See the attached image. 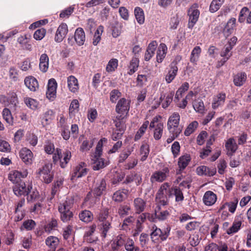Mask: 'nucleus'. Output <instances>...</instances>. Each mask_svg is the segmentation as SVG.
<instances>
[{
    "mask_svg": "<svg viewBox=\"0 0 251 251\" xmlns=\"http://www.w3.org/2000/svg\"><path fill=\"white\" fill-rule=\"evenodd\" d=\"M238 202V201L236 199L230 202L226 203V205L228 206L229 211L233 213L236 209Z\"/></svg>",
    "mask_w": 251,
    "mask_h": 251,
    "instance_id": "obj_64",
    "label": "nucleus"
},
{
    "mask_svg": "<svg viewBox=\"0 0 251 251\" xmlns=\"http://www.w3.org/2000/svg\"><path fill=\"white\" fill-rule=\"evenodd\" d=\"M68 88L72 92L75 93L77 91L79 86L77 79L73 75H70L67 79Z\"/></svg>",
    "mask_w": 251,
    "mask_h": 251,
    "instance_id": "obj_32",
    "label": "nucleus"
},
{
    "mask_svg": "<svg viewBox=\"0 0 251 251\" xmlns=\"http://www.w3.org/2000/svg\"><path fill=\"white\" fill-rule=\"evenodd\" d=\"M194 109L199 113H202L204 110V104L201 100H196L193 104Z\"/></svg>",
    "mask_w": 251,
    "mask_h": 251,
    "instance_id": "obj_55",
    "label": "nucleus"
},
{
    "mask_svg": "<svg viewBox=\"0 0 251 251\" xmlns=\"http://www.w3.org/2000/svg\"><path fill=\"white\" fill-rule=\"evenodd\" d=\"M157 46V42L155 41H152L149 44L145 53L144 59L145 61H149L153 56Z\"/></svg>",
    "mask_w": 251,
    "mask_h": 251,
    "instance_id": "obj_26",
    "label": "nucleus"
},
{
    "mask_svg": "<svg viewBox=\"0 0 251 251\" xmlns=\"http://www.w3.org/2000/svg\"><path fill=\"white\" fill-rule=\"evenodd\" d=\"M46 33V30L44 28H40L34 32L33 37L36 40H41L44 37Z\"/></svg>",
    "mask_w": 251,
    "mask_h": 251,
    "instance_id": "obj_59",
    "label": "nucleus"
},
{
    "mask_svg": "<svg viewBox=\"0 0 251 251\" xmlns=\"http://www.w3.org/2000/svg\"><path fill=\"white\" fill-rule=\"evenodd\" d=\"M68 26L66 24H61L58 27L54 37L57 42H61L65 37L68 32Z\"/></svg>",
    "mask_w": 251,
    "mask_h": 251,
    "instance_id": "obj_17",
    "label": "nucleus"
},
{
    "mask_svg": "<svg viewBox=\"0 0 251 251\" xmlns=\"http://www.w3.org/2000/svg\"><path fill=\"white\" fill-rule=\"evenodd\" d=\"M169 172L168 168H165L161 171L154 172L151 176V182L153 183L155 182H163L166 179Z\"/></svg>",
    "mask_w": 251,
    "mask_h": 251,
    "instance_id": "obj_11",
    "label": "nucleus"
},
{
    "mask_svg": "<svg viewBox=\"0 0 251 251\" xmlns=\"http://www.w3.org/2000/svg\"><path fill=\"white\" fill-rule=\"evenodd\" d=\"M73 204V200L67 199L64 202L58 206V211L60 213V218L63 222H67L73 217V213L70 209Z\"/></svg>",
    "mask_w": 251,
    "mask_h": 251,
    "instance_id": "obj_2",
    "label": "nucleus"
},
{
    "mask_svg": "<svg viewBox=\"0 0 251 251\" xmlns=\"http://www.w3.org/2000/svg\"><path fill=\"white\" fill-rule=\"evenodd\" d=\"M188 15L189 17L188 26L189 28H192L198 21L200 12L198 9L190 8L188 10Z\"/></svg>",
    "mask_w": 251,
    "mask_h": 251,
    "instance_id": "obj_16",
    "label": "nucleus"
},
{
    "mask_svg": "<svg viewBox=\"0 0 251 251\" xmlns=\"http://www.w3.org/2000/svg\"><path fill=\"white\" fill-rule=\"evenodd\" d=\"M2 117L5 122L9 125L13 124V118L12 116L10 110L7 108H4L2 112Z\"/></svg>",
    "mask_w": 251,
    "mask_h": 251,
    "instance_id": "obj_40",
    "label": "nucleus"
},
{
    "mask_svg": "<svg viewBox=\"0 0 251 251\" xmlns=\"http://www.w3.org/2000/svg\"><path fill=\"white\" fill-rule=\"evenodd\" d=\"M106 188V181L104 178L98 179L94 185L92 192L95 197L101 196Z\"/></svg>",
    "mask_w": 251,
    "mask_h": 251,
    "instance_id": "obj_10",
    "label": "nucleus"
},
{
    "mask_svg": "<svg viewBox=\"0 0 251 251\" xmlns=\"http://www.w3.org/2000/svg\"><path fill=\"white\" fill-rule=\"evenodd\" d=\"M149 147L147 144H144L140 148V155H141V160L142 161H145L149 153Z\"/></svg>",
    "mask_w": 251,
    "mask_h": 251,
    "instance_id": "obj_52",
    "label": "nucleus"
},
{
    "mask_svg": "<svg viewBox=\"0 0 251 251\" xmlns=\"http://www.w3.org/2000/svg\"><path fill=\"white\" fill-rule=\"evenodd\" d=\"M53 113V111L51 110H48L44 113L42 119V123L43 125H47L49 124V122L51 119Z\"/></svg>",
    "mask_w": 251,
    "mask_h": 251,
    "instance_id": "obj_57",
    "label": "nucleus"
},
{
    "mask_svg": "<svg viewBox=\"0 0 251 251\" xmlns=\"http://www.w3.org/2000/svg\"><path fill=\"white\" fill-rule=\"evenodd\" d=\"M25 103L29 108L33 110L37 109L39 105L37 101L29 98H26L25 100Z\"/></svg>",
    "mask_w": 251,
    "mask_h": 251,
    "instance_id": "obj_53",
    "label": "nucleus"
},
{
    "mask_svg": "<svg viewBox=\"0 0 251 251\" xmlns=\"http://www.w3.org/2000/svg\"><path fill=\"white\" fill-rule=\"evenodd\" d=\"M92 161L93 162L92 168L96 171L103 168L107 165V162H105L104 159L101 158L100 156H93Z\"/></svg>",
    "mask_w": 251,
    "mask_h": 251,
    "instance_id": "obj_23",
    "label": "nucleus"
},
{
    "mask_svg": "<svg viewBox=\"0 0 251 251\" xmlns=\"http://www.w3.org/2000/svg\"><path fill=\"white\" fill-rule=\"evenodd\" d=\"M32 189L31 185H28L26 187L25 184L23 181H20V183L16 184L13 187V190L14 194L17 196L22 195L26 196L29 194L30 189Z\"/></svg>",
    "mask_w": 251,
    "mask_h": 251,
    "instance_id": "obj_8",
    "label": "nucleus"
},
{
    "mask_svg": "<svg viewBox=\"0 0 251 251\" xmlns=\"http://www.w3.org/2000/svg\"><path fill=\"white\" fill-rule=\"evenodd\" d=\"M203 202L207 206L213 205L217 201V196L211 191H206L203 197Z\"/></svg>",
    "mask_w": 251,
    "mask_h": 251,
    "instance_id": "obj_19",
    "label": "nucleus"
},
{
    "mask_svg": "<svg viewBox=\"0 0 251 251\" xmlns=\"http://www.w3.org/2000/svg\"><path fill=\"white\" fill-rule=\"evenodd\" d=\"M18 42L21 45L23 49L29 51L32 50V45L30 44V39L26 35L21 36L19 37Z\"/></svg>",
    "mask_w": 251,
    "mask_h": 251,
    "instance_id": "obj_33",
    "label": "nucleus"
},
{
    "mask_svg": "<svg viewBox=\"0 0 251 251\" xmlns=\"http://www.w3.org/2000/svg\"><path fill=\"white\" fill-rule=\"evenodd\" d=\"M79 217L82 222L89 223L93 219V215L90 211L84 210L79 213Z\"/></svg>",
    "mask_w": 251,
    "mask_h": 251,
    "instance_id": "obj_39",
    "label": "nucleus"
},
{
    "mask_svg": "<svg viewBox=\"0 0 251 251\" xmlns=\"http://www.w3.org/2000/svg\"><path fill=\"white\" fill-rule=\"evenodd\" d=\"M225 147L228 156L233 155L238 149V146L233 138H230L226 143Z\"/></svg>",
    "mask_w": 251,
    "mask_h": 251,
    "instance_id": "obj_24",
    "label": "nucleus"
},
{
    "mask_svg": "<svg viewBox=\"0 0 251 251\" xmlns=\"http://www.w3.org/2000/svg\"><path fill=\"white\" fill-rule=\"evenodd\" d=\"M134 206L136 213L143 212L146 206V202L142 199L137 198L134 200Z\"/></svg>",
    "mask_w": 251,
    "mask_h": 251,
    "instance_id": "obj_34",
    "label": "nucleus"
},
{
    "mask_svg": "<svg viewBox=\"0 0 251 251\" xmlns=\"http://www.w3.org/2000/svg\"><path fill=\"white\" fill-rule=\"evenodd\" d=\"M126 237L122 234L119 235L111 243V249L113 251H118L123 245L125 246Z\"/></svg>",
    "mask_w": 251,
    "mask_h": 251,
    "instance_id": "obj_20",
    "label": "nucleus"
},
{
    "mask_svg": "<svg viewBox=\"0 0 251 251\" xmlns=\"http://www.w3.org/2000/svg\"><path fill=\"white\" fill-rule=\"evenodd\" d=\"M20 156L26 164H30L32 161L33 153L31 151L26 148H23L20 151Z\"/></svg>",
    "mask_w": 251,
    "mask_h": 251,
    "instance_id": "obj_18",
    "label": "nucleus"
},
{
    "mask_svg": "<svg viewBox=\"0 0 251 251\" xmlns=\"http://www.w3.org/2000/svg\"><path fill=\"white\" fill-rule=\"evenodd\" d=\"M74 38L78 46H82L85 41V34L84 30L81 28H77L75 31Z\"/></svg>",
    "mask_w": 251,
    "mask_h": 251,
    "instance_id": "obj_25",
    "label": "nucleus"
},
{
    "mask_svg": "<svg viewBox=\"0 0 251 251\" xmlns=\"http://www.w3.org/2000/svg\"><path fill=\"white\" fill-rule=\"evenodd\" d=\"M71 157V152L69 151H66L62 153V157L61 158L60 166L61 168H64L69 162Z\"/></svg>",
    "mask_w": 251,
    "mask_h": 251,
    "instance_id": "obj_41",
    "label": "nucleus"
},
{
    "mask_svg": "<svg viewBox=\"0 0 251 251\" xmlns=\"http://www.w3.org/2000/svg\"><path fill=\"white\" fill-rule=\"evenodd\" d=\"M191 160V158L190 155L187 153H186L183 155H181L180 157H179V158H178V162H177L178 170L176 171L177 175L181 174V173L188 165Z\"/></svg>",
    "mask_w": 251,
    "mask_h": 251,
    "instance_id": "obj_14",
    "label": "nucleus"
},
{
    "mask_svg": "<svg viewBox=\"0 0 251 251\" xmlns=\"http://www.w3.org/2000/svg\"><path fill=\"white\" fill-rule=\"evenodd\" d=\"M19 71L14 67H11L9 71V78L13 81H17L19 80Z\"/></svg>",
    "mask_w": 251,
    "mask_h": 251,
    "instance_id": "obj_51",
    "label": "nucleus"
},
{
    "mask_svg": "<svg viewBox=\"0 0 251 251\" xmlns=\"http://www.w3.org/2000/svg\"><path fill=\"white\" fill-rule=\"evenodd\" d=\"M170 227H167L163 230H161L159 228L154 225L152 227V232L150 235L152 242L157 243L159 239L161 241H165L170 234Z\"/></svg>",
    "mask_w": 251,
    "mask_h": 251,
    "instance_id": "obj_4",
    "label": "nucleus"
},
{
    "mask_svg": "<svg viewBox=\"0 0 251 251\" xmlns=\"http://www.w3.org/2000/svg\"><path fill=\"white\" fill-rule=\"evenodd\" d=\"M197 173L199 176H213L216 173L215 168H209L205 166H201L196 169Z\"/></svg>",
    "mask_w": 251,
    "mask_h": 251,
    "instance_id": "obj_21",
    "label": "nucleus"
},
{
    "mask_svg": "<svg viewBox=\"0 0 251 251\" xmlns=\"http://www.w3.org/2000/svg\"><path fill=\"white\" fill-rule=\"evenodd\" d=\"M172 187L169 183L165 182L160 187L156 195V199L162 205H167L169 199L172 198Z\"/></svg>",
    "mask_w": 251,
    "mask_h": 251,
    "instance_id": "obj_1",
    "label": "nucleus"
},
{
    "mask_svg": "<svg viewBox=\"0 0 251 251\" xmlns=\"http://www.w3.org/2000/svg\"><path fill=\"white\" fill-rule=\"evenodd\" d=\"M224 1L225 0H213L210 5V11L213 13L217 11L220 9Z\"/></svg>",
    "mask_w": 251,
    "mask_h": 251,
    "instance_id": "obj_47",
    "label": "nucleus"
},
{
    "mask_svg": "<svg viewBox=\"0 0 251 251\" xmlns=\"http://www.w3.org/2000/svg\"><path fill=\"white\" fill-rule=\"evenodd\" d=\"M180 145L178 142L175 141L172 145L171 151L174 157H176L180 152Z\"/></svg>",
    "mask_w": 251,
    "mask_h": 251,
    "instance_id": "obj_61",
    "label": "nucleus"
},
{
    "mask_svg": "<svg viewBox=\"0 0 251 251\" xmlns=\"http://www.w3.org/2000/svg\"><path fill=\"white\" fill-rule=\"evenodd\" d=\"M100 222H105L106 221H111V218L109 216L108 210L104 208L102 210L99 214L98 217Z\"/></svg>",
    "mask_w": 251,
    "mask_h": 251,
    "instance_id": "obj_48",
    "label": "nucleus"
},
{
    "mask_svg": "<svg viewBox=\"0 0 251 251\" xmlns=\"http://www.w3.org/2000/svg\"><path fill=\"white\" fill-rule=\"evenodd\" d=\"M170 216L168 210H162L160 206H157L155 209L154 214L149 215V220L151 222H155L157 220L164 221Z\"/></svg>",
    "mask_w": 251,
    "mask_h": 251,
    "instance_id": "obj_7",
    "label": "nucleus"
},
{
    "mask_svg": "<svg viewBox=\"0 0 251 251\" xmlns=\"http://www.w3.org/2000/svg\"><path fill=\"white\" fill-rule=\"evenodd\" d=\"M134 14L138 23L139 24H143L145 21L143 10L141 8L137 7L134 9Z\"/></svg>",
    "mask_w": 251,
    "mask_h": 251,
    "instance_id": "obj_43",
    "label": "nucleus"
},
{
    "mask_svg": "<svg viewBox=\"0 0 251 251\" xmlns=\"http://www.w3.org/2000/svg\"><path fill=\"white\" fill-rule=\"evenodd\" d=\"M232 49L231 47L225 45L220 52L221 56L229 59L232 55V52L231 51Z\"/></svg>",
    "mask_w": 251,
    "mask_h": 251,
    "instance_id": "obj_50",
    "label": "nucleus"
},
{
    "mask_svg": "<svg viewBox=\"0 0 251 251\" xmlns=\"http://www.w3.org/2000/svg\"><path fill=\"white\" fill-rule=\"evenodd\" d=\"M25 84L26 86L31 91H35L38 88V83L35 78L33 76L25 77Z\"/></svg>",
    "mask_w": 251,
    "mask_h": 251,
    "instance_id": "obj_28",
    "label": "nucleus"
},
{
    "mask_svg": "<svg viewBox=\"0 0 251 251\" xmlns=\"http://www.w3.org/2000/svg\"><path fill=\"white\" fill-rule=\"evenodd\" d=\"M180 120V116L178 113H174L169 118L168 121V128L170 132H174L176 128H182L179 126V122Z\"/></svg>",
    "mask_w": 251,
    "mask_h": 251,
    "instance_id": "obj_9",
    "label": "nucleus"
},
{
    "mask_svg": "<svg viewBox=\"0 0 251 251\" xmlns=\"http://www.w3.org/2000/svg\"><path fill=\"white\" fill-rule=\"evenodd\" d=\"M201 52V48L199 46L195 47L191 52L190 61L192 63H195L198 60Z\"/></svg>",
    "mask_w": 251,
    "mask_h": 251,
    "instance_id": "obj_45",
    "label": "nucleus"
},
{
    "mask_svg": "<svg viewBox=\"0 0 251 251\" xmlns=\"http://www.w3.org/2000/svg\"><path fill=\"white\" fill-rule=\"evenodd\" d=\"M167 51V47L164 43H161L157 50L156 60L158 63H161L165 58Z\"/></svg>",
    "mask_w": 251,
    "mask_h": 251,
    "instance_id": "obj_31",
    "label": "nucleus"
},
{
    "mask_svg": "<svg viewBox=\"0 0 251 251\" xmlns=\"http://www.w3.org/2000/svg\"><path fill=\"white\" fill-rule=\"evenodd\" d=\"M57 226V221L55 219H52L51 221L45 226V231L48 232H50L52 230L55 229Z\"/></svg>",
    "mask_w": 251,
    "mask_h": 251,
    "instance_id": "obj_62",
    "label": "nucleus"
},
{
    "mask_svg": "<svg viewBox=\"0 0 251 251\" xmlns=\"http://www.w3.org/2000/svg\"><path fill=\"white\" fill-rule=\"evenodd\" d=\"M51 163H47L38 169L37 173L40 179L45 183H50L54 177V173L52 171Z\"/></svg>",
    "mask_w": 251,
    "mask_h": 251,
    "instance_id": "obj_3",
    "label": "nucleus"
},
{
    "mask_svg": "<svg viewBox=\"0 0 251 251\" xmlns=\"http://www.w3.org/2000/svg\"><path fill=\"white\" fill-rule=\"evenodd\" d=\"M242 223L241 221H234L232 226L226 230V233L232 235L236 233L240 229Z\"/></svg>",
    "mask_w": 251,
    "mask_h": 251,
    "instance_id": "obj_46",
    "label": "nucleus"
},
{
    "mask_svg": "<svg viewBox=\"0 0 251 251\" xmlns=\"http://www.w3.org/2000/svg\"><path fill=\"white\" fill-rule=\"evenodd\" d=\"M174 95V92L172 91L166 96L165 101L162 103V107L166 108L172 102Z\"/></svg>",
    "mask_w": 251,
    "mask_h": 251,
    "instance_id": "obj_63",
    "label": "nucleus"
},
{
    "mask_svg": "<svg viewBox=\"0 0 251 251\" xmlns=\"http://www.w3.org/2000/svg\"><path fill=\"white\" fill-rule=\"evenodd\" d=\"M198 123L197 121H193L190 123L184 131L186 136H189L197 128Z\"/></svg>",
    "mask_w": 251,
    "mask_h": 251,
    "instance_id": "obj_54",
    "label": "nucleus"
},
{
    "mask_svg": "<svg viewBox=\"0 0 251 251\" xmlns=\"http://www.w3.org/2000/svg\"><path fill=\"white\" fill-rule=\"evenodd\" d=\"M236 19L232 18L227 22L224 29V33L226 36H229L232 34L236 26Z\"/></svg>",
    "mask_w": 251,
    "mask_h": 251,
    "instance_id": "obj_27",
    "label": "nucleus"
},
{
    "mask_svg": "<svg viewBox=\"0 0 251 251\" xmlns=\"http://www.w3.org/2000/svg\"><path fill=\"white\" fill-rule=\"evenodd\" d=\"M129 109L130 101L125 98L120 99L118 101L115 107V111L119 114L117 116V119H124L128 114Z\"/></svg>",
    "mask_w": 251,
    "mask_h": 251,
    "instance_id": "obj_5",
    "label": "nucleus"
},
{
    "mask_svg": "<svg viewBox=\"0 0 251 251\" xmlns=\"http://www.w3.org/2000/svg\"><path fill=\"white\" fill-rule=\"evenodd\" d=\"M127 193L126 189L119 190L114 193L112 199L115 201L121 202L126 198Z\"/></svg>",
    "mask_w": 251,
    "mask_h": 251,
    "instance_id": "obj_36",
    "label": "nucleus"
},
{
    "mask_svg": "<svg viewBox=\"0 0 251 251\" xmlns=\"http://www.w3.org/2000/svg\"><path fill=\"white\" fill-rule=\"evenodd\" d=\"M246 79V74L245 72H239L233 76V83L235 86L241 87L245 83Z\"/></svg>",
    "mask_w": 251,
    "mask_h": 251,
    "instance_id": "obj_29",
    "label": "nucleus"
},
{
    "mask_svg": "<svg viewBox=\"0 0 251 251\" xmlns=\"http://www.w3.org/2000/svg\"><path fill=\"white\" fill-rule=\"evenodd\" d=\"M121 96V93L117 89H114L110 93V100L112 103H115Z\"/></svg>",
    "mask_w": 251,
    "mask_h": 251,
    "instance_id": "obj_58",
    "label": "nucleus"
},
{
    "mask_svg": "<svg viewBox=\"0 0 251 251\" xmlns=\"http://www.w3.org/2000/svg\"><path fill=\"white\" fill-rule=\"evenodd\" d=\"M118 61L117 59H111L106 68V70L108 72H112L115 71L118 66Z\"/></svg>",
    "mask_w": 251,
    "mask_h": 251,
    "instance_id": "obj_56",
    "label": "nucleus"
},
{
    "mask_svg": "<svg viewBox=\"0 0 251 251\" xmlns=\"http://www.w3.org/2000/svg\"><path fill=\"white\" fill-rule=\"evenodd\" d=\"M139 64V60L136 56H133L130 61L129 64L128 66L127 74L129 75H133L135 72L137 71Z\"/></svg>",
    "mask_w": 251,
    "mask_h": 251,
    "instance_id": "obj_30",
    "label": "nucleus"
},
{
    "mask_svg": "<svg viewBox=\"0 0 251 251\" xmlns=\"http://www.w3.org/2000/svg\"><path fill=\"white\" fill-rule=\"evenodd\" d=\"M85 163L81 162L75 168L71 176V180H73L75 178H80L86 175L88 170L84 167Z\"/></svg>",
    "mask_w": 251,
    "mask_h": 251,
    "instance_id": "obj_15",
    "label": "nucleus"
},
{
    "mask_svg": "<svg viewBox=\"0 0 251 251\" xmlns=\"http://www.w3.org/2000/svg\"><path fill=\"white\" fill-rule=\"evenodd\" d=\"M172 198H173V196H175V200L176 202H179L183 201V194L179 187L176 186L172 187Z\"/></svg>",
    "mask_w": 251,
    "mask_h": 251,
    "instance_id": "obj_38",
    "label": "nucleus"
},
{
    "mask_svg": "<svg viewBox=\"0 0 251 251\" xmlns=\"http://www.w3.org/2000/svg\"><path fill=\"white\" fill-rule=\"evenodd\" d=\"M27 175V172L26 170L24 171L23 172L14 170L10 172L8 178L13 183L16 184L22 181L21 178L25 177Z\"/></svg>",
    "mask_w": 251,
    "mask_h": 251,
    "instance_id": "obj_12",
    "label": "nucleus"
},
{
    "mask_svg": "<svg viewBox=\"0 0 251 251\" xmlns=\"http://www.w3.org/2000/svg\"><path fill=\"white\" fill-rule=\"evenodd\" d=\"M111 227V221H106L105 222H100V224L99 225V228L101 236L103 238H105L106 237L107 234L108 233Z\"/></svg>",
    "mask_w": 251,
    "mask_h": 251,
    "instance_id": "obj_35",
    "label": "nucleus"
},
{
    "mask_svg": "<svg viewBox=\"0 0 251 251\" xmlns=\"http://www.w3.org/2000/svg\"><path fill=\"white\" fill-rule=\"evenodd\" d=\"M103 26L100 25L95 33L93 38V44L96 46L100 42L101 39V35L103 31Z\"/></svg>",
    "mask_w": 251,
    "mask_h": 251,
    "instance_id": "obj_44",
    "label": "nucleus"
},
{
    "mask_svg": "<svg viewBox=\"0 0 251 251\" xmlns=\"http://www.w3.org/2000/svg\"><path fill=\"white\" fill-rule=\"evenodd\" d=\"M163 124L158 123L154 131V138L155 140H159L161 138L163 133Z\"/></svg>",
    "mask_w": 251,
    "mask_h": 251,
    "instance_id": "obj_49",
    "label": "nucleus"
},
{
    "mask_svg": "<svg viewBox=\"0 0 251 251\" xmlns=\"http://www.w3.org/2000/svg\"><path fill=\"white\" fill-rule=\"evenodd\" d=\"M0 102L5 106H9L12 110L16 109L18 100L16 94L14 92H9L7 96H0Z\"/></svg>",
    "mask_w": 251,
    "mask_h": 251,
    "instance_id": "obj_6",
    "label": "nucleus"
},
{
    "mask_svg": "<svg viewBox=\"0 0 251 251\" xmlns=\"http://www.w3.org/2000/svg\"><path fill=\"white\" fill-rule=\"evenodd\" d=\"M57 88V83L53 78L50 79L49 80L48 84V89L46 92L47 97L50 100H53L54 99Z\"/></svg>",
    "mask_w": 251,
    "mask_h": 251,
    "instance_id": "obj_13",
    "label": "nucleus"
},
{
    "mask_svg": "<svg viewBox=\"0 0 251 251\" xmlns=\"http://www.w3.org/2000/svg\"><path fill=\"white\" fill-rule=\"evenodd\" d=\"M124 132L125 131H124L123 129L120 130H118V129H114L111 135L112 139L114 141L121 139Z\"/></svg>",
    "mask_w": 251,
    "mask_h": 251,
    "instance_id": "obj_60",
    "label": "nucleus"
},
{
    "mask_svg": "<svg viewBox=\"0 0 251 251\" xmlns=\"http://www.w3.org/2000/svg\"><path fill=\"white\" fill-rule=\"evenodd\" d=\"M178 71V68L176 64L172 63L171 66V70L169 71L168 74L166 75L165 79L168 83H171L172 80L175 78L176 75Z\"/></svg>",
    "mask_w": 251,
    "mask_h": 251,
    "instance_id": "obj_37",
    "label": "nucleus"
},
{
    "mask_svg": "<svg viewBox=\"0 0 251 251\" xmlns=\"http://www.w3.org/2000/svg\"><path fill=\"white\" fill-rule=\"evenodd\" d=\"M58 239L55 236H50L46 240V245L50 248L56 249V247L59 244Z\"/></svg>",
    "mask_w": 251,
    "mask_h": 251,
    "instance_id": "obj_42",
    "label": "nucleus"
},
{
    "mask_svg": "<svg viewBox=\"0 0 251 251\" xmlns=\"http://www.w3.org/2000/svg\"><path fill=\"white\" fill-rule=\"evenodd\" d=\"M226 95L225 93H220L213 98L212 106L213 109H216L223 105L226 100Z\"/></svg>",
    "mask_w": 251,
    "mask_h": 251,
    "instance_id": "obj_22",
    "label": "nucleus"
}]
</instances>
